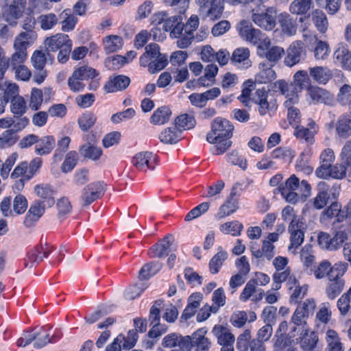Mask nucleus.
Instances as JSON below:
<instances>
[{
    "label": "nucleus",
    "instance_id": "12",
    "mask_svg": "<svg viewBox=\"0 0 351 351\" xmlns=\"http://www.w3.org/2000/svg\"><path fill=\"white\" fill-rule=\"evenodd\" d=\"M132 165L139 171L154 170L156 167L153 154L150 152H141L136 154L132 159Z\"/></svg>",
    "mask_w": 351,
    "mask_h": 351
},
{
    "label": "nucleus",
    "instance_id": "56",
    "mask_svg": "<svg viewBox=\"0 0 351 351\" xmlns=\"http://www.w3.org/2000/svg\"><path fill=\"white\" fill-rule=\"evenodd\" d=\"M275 246L269 243V241H263L261 250L256 251V258H260L265 257L267 260L270 261L274 256Z\"/></svg>",
    "mask_w": 351,
    "mask_h": 351
},
{
    "label": "nucleus",
    "instance_id": "34",
    "mask_svg": "<svg viewBox=\"0 0 351 351\" xmlns=\"http://www.w3.org/2000/svg\"><path fill=\"white\" fill-rule=\"evenodd\" d=\"M313 5V0H293L289 5L291 13L297 15H306Z\"/></svg>",
    "mask_w": 351,
    "mask_h": 351
},
{
    "label": "nucleus",
    "instance_id": "50",
    "mask_svg": "<svg viewBox=\"0 0 351 351\" xmlns=\"http://www.w3.org/2000/svg\"><path fill=\"white\" fill-rule=\"evenodd\" d=\"M73 73L75 77H80V79L83 80L93 79L99 74L95 69L87 65H83L76 68Z\"/></svg>",
    "mask_w": 351,
    "mask_h": 351
},
{
    "label": "nucleus",
    "instance_id": "39",
    "mask_svg": "<svg viewBox=\"0 0 351 351\" xmlns=\"http://www.w3.org/2000/svg\"><path fill=\"white\" fill-rule=\"evenodd\" d=\"M337 269L335 267H331V264L328 261H322L317 268L313 269V271L316 278L320 279L328 275L329 278H333V273Z\"/></svg>",
    "mask_w": 351,
    "mask_h": 351
},
{
    "label": "nucleus",
    "instance_id": "24",
    "mask_svg": "<svg viewBox=\"0 0 351 351\" xmlns=\"http://www.w3.org/2000/svg\"><path fill=\"white\" fill-rule=\"evenodd\" d=\"M13 47L14 53L12 55L10 61L11 66L16 67L19 64H22L27 59V47L19 40H14Z\"/></svg>",
    "mask_w": 351,
    "mask_h": 351
},
{
    "label": "nucleus",
    "instance_id": "19",
    "mask_svg": "<svg viewBox=\"0 0 351 351\" xmlns=\"http://www.w3.org/2000/svg\"><path fill=\"white\" fill-rule=\"evenodd\" d=\"M308 94L315 104L331 105L333 102L332 95L326 90L318 86L308 87Z\"/></svg>",
    "mask_w": 351,
    "mask_h": 351
},
{
    "label": "nucleus",
    "instance_id": "38",
    "mask_svg": "<svg viewBox=\"0 0 351 351\" xmlns=\"http://www.w3.org/2000/svg\"><path fill=\"white\" fill-rule=\"evenodd\" d=\"M270 66L267 67L265 64H260L261 70L255 76V82L258 84H266L276 77V72Z\"/></svg>",
    "mask_w": 351,
    "mask_h": 351
},
{
    "label": "nucleus",
    "instance_id": "1",
    "mask_svg": "<svg viewBox=\"0 0 351 351\" xmlns=\"http://www.w3.org/2000/svg\"><path fill=\"white\" fill-rule=\"evenodd\" d=\"M234 125L230 121L221 118H215L211 123V130L207 134L206 140L208 143L215 144L211 148L213 154L221 155L225 153L232 145Z\"/></svg>",
    "mask_w": 351,
    "mask_h": 351
},
{
    "label": "nucleus",
    "instance_id": "15",
    "mask_svg": "<svg viewBox=\"0 0 351 351\" xmlns=\"http://www.w3.org/2000/svg\"><path fill=\"white\" fill-rule=\"evenodd\" d=\"M207 330L204 328H201L190 335L192 348H195V351H209L211 347V341L206 337Z\"/></svg>",
    "mask_w": 351,
    "mask_h": 351
},
{
    "label": "nucleus",
    "instance_id": "20",
    "mask_svg": "<svg viewBox=\"0 0 351 351\" xmlns=\"http://www.w3.org/2000/svg\"><path fill=\"white\" fill-rule=\"evenodd\" d=\"M318 193L313 199V206L317 210L324 208L330 199L328 194L329 185L324 181H321L317 184Z\"/></svg>",
    "mask_w": 351,
    "mask_h": 351
},
{
    "label": "nucleus",
    "instance_id": "5",
    "mask_svg": "<svg viewBox=\"0 0 351 351\" xmlns=\"http://www.w3.org/2000/svg\"><path fill=\"white\" fill-rule=\"evenodd\" d=\"M161 345L164 348H173L171 351H191L192 349L190 335L183 336L178 332L165 335Z\"/></svg>",
    "mask_w": 351,
    "mask_h": 351
},
{
    "label": "nucleus",
    "instance_id": "2",
    "mask_svg": "<svg viewBox=\"0 0 351 351\" xmlns=\"http://www.w3.org/2000/svg\"><path fill=\"white\" fill-rule=\"evenodd\" d=\"M240 36L247 41L257 46L258 49H267L271 45L270 39L260 29L253 27L247 21H242L238 27Z\"/></svg>",
    "mask_w": 351,
    "mask_h": 351
},
{
    "label": "nucleus",
    "instance_id": "58",
    "mask_svg": "<svg viewBox=\"0 0 351 351\" xmlns=\"http://www.w3.org/2000/svg\"><path fill=\"white\" fill-rule=\"evenodd\" d=\"M227 161L232 165L239 166L243 170L247 167V161L245 158L239 155V152L234 150L226 155Z\"/></svg>",
    "mask_w": 351,
    "mask_h": 351
},
{
    "label": "nucleus",
    "instance_id": "64",
    "mask_svg": "<svg viewBox=\"0 0 351 351\" xmlns=\"http://www.w3.org/2000/svg\"><path fill=\"white\" fill-rule=\"evenodd\" d=\"M273 88L275 91H279L282 95L289 97L291 93L295 92V87L293 84H289L283 80H280L274 83Z\"/></svg>",
    "mask_w": 351,
    "mask_h": 351
},
{
    "label": "nucleus",
    "instance_id": "57",
    "mask_svg": "<svg viewBox=\"0 0 351 351\" xmlns=\"http://www.w3.org/2000/svg\"><path fill=\"white\" fill-rule=\"evenodd\" d=\"M341 205L337 202H332L328 207L324 210L322 213V217H326V218L331 219L334 217H338V221H341V217H343V215H341Z\"/></svg>",
    "mask_w": 351,
    "mask_h": 351
},
{
    "label": "nucleus",
    "instance_id": "30",
    "mask_svg": "<svg viewBox=\"0 0 351 351\" xmlns=\"http://www.w3.org/2000/svg\"><path fill=\"white\" fill-rule=\"evenodd\" d=\"M47 60L50 61L51 64L53 61V58L51 56L47 51L45 52L42 50H36L31 58L33 66L38 71L44 70Z\"/></svg>",
    "mask_w": 351,
    "mask_h": 351
},
{
    "label": "nucleus",
    "instance_id": "22",
    "mask_svg": "<svg viewBox=\"0 0 351 351\" xmlns=\"http://www.w3.org/2000/svg\"><path fill=\"white\" fill-rule=\"evenodd\" d=\"M173 236L169 234L165 237L159 243L154 245L152 250L155 256L158 258H162L167 256L170 252L176 251V246L173 245Z\"/></svg>",
    "mask_w": 351,
    "mask_h": 351
},
{
    "label": "nucleus",
    "instance_id": "13",
    "mask_svg": "<svg viewBox=\"0 0 351 351\" xmlns=\"http://www.w3.org/2000/svg\"><path fill=\"white\" fill-rule=\"evenodd\" d=\"M44 43L47 51L49 53L61 50L64 47L72 45V41L67 34L59 33L47 38Z\"/></svg>",
    "mask_w": 351,
    "mask_h": 351
},
{
    "label": "nucleus",
    "instance_id": "63",
    "mask_svg": "<svg viewBox=\"0 0 351 351\" xmlns=\"http://www.w3.org/2000/svg\"><path fill=\"white\" fill-rule=\"evenodd\" d=\"M330 305L328 302L322 303L319 311L316 313V319L322 324H326L330 319L331 311L330 310Z\"/></svg>",
    "mask_w": 351,
    "mask_h": 351
},
{
    "label": "nucleus",
    "instance_id": "27",
    "mask_svg": "<svg viewBox=\"0 0 351 351\" xmlns=\"http://www.w3.org/2000/svg\"><path fill=\"white\" fill-rule=\"evenodd\" d=\"M79 153L85 158L97 160L102 154V149L90 141L80 146Z\"/></svg>",
    "mask_w": 351,
    "mask_h": 351
},
{
    "label": "nucleus",
    "instance_id": "62",
    "mask_svg": "<svg viewBox=\"0 0 351 351\" xmlns=\"http://www.w3.org/2000/svg\"><path fill=\"white\" fill-rule=\"evenodd\" d=\"M314 56L316 60L326 59L330 52L329 45L324 41H317L314 48Z\"/></svg>",
    "mask_w": 351,
    "mask_h": 351
},
{
    "label": "nucleus",
    "instance_id": "44",
    "mask_svg": "<svg viewBox=\"0 0 351 351\" xmlns=\"http://www.w3.org/2000/svg\"><path fill=\"white\" fill-rule=\"evenodd\" d=\"M60 18L62 19V30L63 32H69L73 30L77 22V18L71 14L70 10H64L60 15Z\"/></svg>",
    "mask_w": 351,
    "mask_h": 351
},
{
    "label": "nucleus",
    "instance_id": "54",
    "mask_svg": "<svg viewBox=\"0 0 351 351\" xmlns=\"http://www.w3.org/2000/svg\"><path fill=\"white\" fill-rule=\"evenodd\" d=\"M58 19L53 13L42 14L38 17V22L44 30L52 29L58 23Z\"/></svg>",
    "mask_w": 351,
    "mask_h": 351
},
{
    "label": "nucleus",
    "instance_id": "52",
    "mask_svg": "<svg viewBox=\"0 0 351 351\" xmlns=\"http://www.w3.org/2000/svg\"><path fill=\"white\" fill-rule=\"evenodd\" d=\"M311 245H305L304 247H302L300 252V258L306 269H309L310 272H312L313 269V264L315 261V256L311 254Z\"/></svg>",
    "mask_w": 351,
    "mask_h": 351
},
{
    "label": "nucleus",
    "instance_id": "26",
    "mask_svg": "<svg viewBox=\"0 0 351 351\" xmlns=\"http://www.w3.org/2000/svg\"><path fill=\"white\" fill-rule=\"evenodd\" d=\"M202 299V296L199 293H193L190 295L188 299V304L181 315V319L186 321L191 318L199 306Z\"/></svg>",
    "mask_w": 351,
    "mask_h": 351
},
{
    "label": "nucleus",
    "instance_id": "32",
    "mask_svg": "<svg viewBox=\"0 0 351 351\" xmlns=\"http://www.w3.org/2000/svg\"><path fill=\"white\" fill-rule=\"evenodd\" d=\"M303 310L300 308H297L292 315L290 324L292 325L290 332L292 336H295V332H297L298 327L299 330L300 328L306 330L305 325L306 324V319L308 317L304 314Z\"/></svg>",
    "mask_w": 351,
    "mask_h": 351
},
{
    "label": "nucleus",
    "instance_id": "8",
    "mask_svg": "<svg viewBox=\"0 0 351 351\" xmlns=\"http://www.w3.org/2000/svg\"><path fill=\"white\" fill-rule=\"evenodd\" d=\"M269 98H272L269 94V90L265 88H258L256 90L253 100L258 106V112L261 116L266 114L269 110L277 108L276 101Z\"/></svg>",
    "mask_w": 351,
    "mask_h": 351
},
{
    "label": "nucleus",
    "instance_id": "6",
    "mask_svg": "<svg viewBox=\"0 0 351 351\" xmlns=\"http://www.w3.org/2000/svg\"><path fill=\"white\" fill-rule=\"evenodd\" d=\"M306 230L305 223L301 219H293L288 227L290 234V245L289 250L297 249L304 242V232Z\"/></svg>",
    "mask_w": 351,
    "mask_h": 351
},
{
    "label": "nucleus",
    "instance_id": "49",
    "mask_svg": "<svg viewBox=\"0 0 351 351\" xmlns=\"http://www.w3.org/2000/svg\"><path fill=\"white\" fill-rule=\"evenodd\" d=\"M97 117L93 113L86 112L79 117L77 123L80 128L86 132L95 125Z\"/></svg>",
    "mask_w": 351,
    "mask_h": 351
},
{
    "label": "nucleus",
    "instance_id": "31",
    "mask_svg": "<svg viewBox=\"0 0 351 351\" xmlns=\"http://www.w3.org/2000/svg\"><path fill=\"white\" fill-rule=\"evenodd\" d=\"M56 141L52 136H43L41 138L38 137L35 152L38 155H45L49 154L54 148Z\"/></svg>",
    "mask_w": 351,
    "mask_h": 351
},
{
    "label": "nucleus",
    "instance_id": "33",
    "mask_svg": "<svg viewBox=\"0 0 351 351\" xmlns=\"http://www.w3.org/2000/svg\"><path fill=\"white\" fill-rule=\"evenodd\" d=\"M18 97H19L18 86L12 83H9L8 84H6V83L3 84L1 92L0 93V99L4 106L10 100L12 101Z\"/></svg>",
    "mask_w": 351,
    "mask_h": 351
},
{
    "label": "nucleus",
    "instance_id": "16",
    "mask_svg": "<svg viewBox=\"0 0 351 351\" xmlns=\"http://www.w3.org/2000/svg\"><path fill=\"white\" fill-rule=\"evenodd\" d=\"M340 266L341 267V271L342 272L341 273L340 271H338L335 276H333V278H329L330 283L326 287L327 296L331 300L335 299L337 295H339L343 289L344 281L341 278V277H339V276L343 275L346 267L345 264L341 265Z\"/></svg>",
    "mask_w": 351,
    "mask_h": 351
},
{
    "label": "nucleus",
    "instance_id": "41",
    "mask_svg": "<svg viewBox=\"0 0 351 351\" xmlns=\"http://www.w3.org/2000/svg\"><path fill=\"white\" fill-rule=\"evenodd\" d=\"M228 258V253L220 247L219 252L210 259L209 262V269L212 274H217L219 272V269L221 267L223 262Z\"/></svg>",
    "mask_w": 351,
    "mask_h": 351
},
{
    "label": "nucleus",
    "instance_id": "28",
    "mask_svg": "<svg viewBox=\"0 0 351 351\" xmlns=\"http://www.w3.org/2000/svg\"><path fill=\"white\" fill-rule=\"evenodd\" d=\"M309 74L315 82L324 84L332 77V71L326 66L310 67Z\"/></svg>",
    "mask_w": 351,
    "mask_h": 351
},
{
    "label": "nucleus",
    "instance_id": "14",
    "mask_svg": "<svg viewBox=\"0 0 351 351\" xmlns=\"http://www.w3.org/2000/svg\"><path fill=\"white\" fill-rule=\"evenodd\" d=\"M34 192L38 197V199H35V201L41 202L49 207H52L54 205V191L49 184H37L34 188Z\"/></svg>",
    "mask_w": 351,
    "mask_h": 351
},
{
    "label": "nucleus",
    "instance_id": "25",
    "mask_svg": "<svg viewBox=\"0 0 351 351\" xmlns=\"http://www.w3.org/2000/svg\"><path fill=\"white\" fill-rule=\"evenodd\" d=\"M338 137L347 138L351 136V115L345 114L341 115L335 124Z\"/></svg>",
    "mask_w": 351,
    "mask_h": 351
},
{
    "label": "nucleus",
    "instance_id": "18",
    "mask_svg": "<svg viewBox=\"0 0 351 351\" xmlns=\"http://www.w3.org/2000/svg\"><path fill=\"white\" fill-rule=\"evenodd\" d=\"M231 62L239 69H244L251 66L250 50L247 47L236 49L230 58Z\"/></svg>",
    "mask_w": 351,
    "mask_h": 351
},
{
    "label": "nucleus",
    "instance_id": "35",
    "mask_svg": "<svg viewBox=\"0 0 351 351\" xmlns=\"http://www.w3.org/2000/svg\"><path fill=\"white\" fill-rule=\"evenodd\" d=\"M279 23L282 32L289 35L295 34L296 32V25L295 20L287 12L281 13L278 17Z\"/></svg>",
    "mask_w": 351,
    "mask_h": 351
},
{
    "label": "nucleus",
    "instance_id": "55",
    "mask_svg": "<svg viewBox=\"0 0 351 351\" xmlns=\"http://www.w3.org/2000/svg\"><path fill=\"white\" fill-rule=\"evenodd\" d=\"M26 0H14L9 7L8 15L14 19L20 18L24 11Z\"/></svg>",
    "mask_w": 351,
    "mask_h": 351
},
{
    "label": "nucleus",
    "instance_id": "59",
    "mask_svg": "<svg viewBox=\"0 0 351 351\" xmlns=\"http://www.w3.org/2000/svg\"><path fill=\"white\" fill-rule=\"evenodd\" d=\"M11 111L16 117H21L26 112V102L19 96L11 101Z\"/></svg>",
    "mask_w": 351,
    "mask_h": 351
},
{
    "label": "nucleus",
    "instance_id": "21",
    "mask_svg": "<svg viewBox=\"0 0 351 351\" xmlns=\"http://www.w3.org/2000/svg\"><path fill=\"white\" fill-rule=\"evenodd\" d=\"M212 333L217 337L218 343L222 346L233 344L235 341L234 335L223 325H215Z\"/></svg>",
    "mask_w": 351,
    "mask_h": 351
},
{
    "label": "nucleus",
    "instance_id": "11",
    "mask_svg": "<svg viewBox=\"0 0 351 351\" xmlns=\"http://www.w3.org/2000/svg\"><path fill=\"white\" fill-rule=\"evenodd\" d=\"M49 208L46 206L41 202L34 201L25 215L23 223L27 228L32 227L38 221V219L43 215L47 208Z\"/></svg>",
    "mask_w": 351,
    "mask_h": 351
},
{
    "label": "nucleus",
    "instance_id": "3",
    "mask_svg": "<svg viewBox=\"0 0 351 351\" xmlns=\"http://www.w3.org/2000/svg\"><path fill=\"white\" fill-rule=\"evenodd\" d=\"M341 158V164L331 165L330 177L335 179H343L348 173L349 181H351V139L348 141L343 146Z\"/></svg>",
    "mask_w": 351,
    "mask_h": 351
},
{
    "label": "nucleus",
    "instance_id": "40",
    "mask_svg": "<svg viewBox=\"0 0 351 351\" xmlns=\"http://www.w3.org/2000/svg\"><path fill=\"white\" fill-rule=\"evenodd\" d=\"M317 341L318 337L314 332L309 333L306 332L304 335L300 338L299 344L303 351H313Z\"/></svg>",
    "mask_w": 351,
    "mask_h": 351
},
{
    "label": "nucleus",
    "instance_id": "17",
    "mask_svg": "<svg viewBox=\"0 0 351 351\" xmlns=\"http://www.w3.org/2000/svg\"><path fill=\"white\" fill-rule=\"evenodd\" d=\"M334 62L345 70L351 71V51L343 45L338 46L333 54Z\"/></svg>",
    "mask_w": 351,
    "mask_h": 351
},
{
    "label": "nucleus",
    "instance_id": "61",
    "mask_svg": "<svg viewBox=\"0 0 351 351\" xmlns=\"http://www.w3.org/2000/svg\"><path fill=\"white\" fill-rule=\"evenodd\" d=\"M209 206L210 204L208 202H203L199 204L186 214L184 218L185 221H191L193 219L200 217L202 215L207 212Z\"/></svg>",
    "mask_w": 351,
    "mask_h": 351
},
{
    "label": "nucleus",
    "instance_id": "51",
    "mask_svg": "<svg viewBox=\"0 0 351 351\" xmlns=\"http://www.w3.org/2000/svg\"><path fill=\"white\" fill-rule=\"evenodd\" d=\"M18 136L14 130H8L0 135V148H5L15 144Z\"/></svg>",
    "mask_w": 351,
    "mask_h": 351
},
{
    "label": "nucleus",
    "instance_id": "46",
    "mask_svg": "<svg viewBox=\"0 0 351 351\" xmlns=\"http://www.w3.org/2000/svg\"><path fill=\"white\" fill-rule=\"evenodd\" d=\"M176 128L181 132L182 130H189L195 125V120L193 117L184 114L178 116L175 120Z\"/></svg>",
    "mask_w": 351,
    "mask_h": 351
},
{
    "label": "nucleus",
    "instance_id": "29",
    "mask_svg": "<svg viewBox=\"0 0 351 351\" xmlns=\"http://www.w3.org/2000/svg\"><path fill=\"white\" fill-rule=\"evenodd\" d=\"M315 123H311L310 128L296 125L293 132L294 136L300 141L312 145L314 143L315 130H313Z\"/></svg>",
    "mask_w": 351,
    "mask_h": 351
},
{
    "label": "nucleus",
    "instance_id": "45",
    "mask_svg": "<svg viewBox=\"0 0 351 351\" xmlns=\"http://www.w3.org/2000/svg\"><path fill=\"white\" fill-rule=\"evenodd\" d=\"M180 133L176 127L167 128L160 133L159 138L163 143L175 144L180 139Z\"/></svg>",
    "mask_w": 351,
    "mask_h": 351
},
{
    "label": "nucleus",
    "instance_id": "48",
    "mask_svg": "<svg viewBox=\"0 0 351 351\" xmlns=\"http://www.w3.org/2000/svg\"><path fill=\"white\" fill-rule=\"evenodd\" d=\"M243 226L238 221H232L224 223L219 227V230L224 234H231L232 236H239Z\"/></svg>",
    "mask_w": 351,
    "mask_h": 351
},
{
    "label": "nucleus",
    "instance_id": "9",
    "mask_svg": "<svg viewBox=\"0 0 351 351\" xmlns=\"http://www.w3.org/2000/svg\"><path fill=\"white\" fill-rule=\"evenodd\" d=\"M287 53L284 60L285 64L288 66H293L300 62L306 56L304 43L300 40L293 42L287 49Z\"/></svg>",
    "mask_w": 351,
    "mask_h": 351
},
{
    "label": "nucleus",
    "instance_id": "37",
    "mask_svg": "<svg viewBox=\"0 0 351 351\" xmlns=\"http://www.w3.org/2000/svg\"><path fill=\"white\" fill-rule=\"evenodd\" d=\"M261 56H265L269 62H277L285 54V50L279 46L268 47L267 49H260Z\"/></svg>",
    "mask_w": 351,
    "mask_h": 351
},
{
    "label": "nucleus",
    "instance_id": "53",
    "mask_svg": "<svg viewBox=\"0 0 351 351\" xmlns=\"http://www.w3.org/2000/svg\"><path fill=\"white\" fill-rule=\"evenodd\" d=\"M251 330L246 329L239 335L237 339L236 347L239 351H247L250 348L251 340Z\"/></svg>",
    "mask_w": 351,
    "mask_h": 351
},
{
    "label": "nucleus",
    "instance_id": "43",
    "mask_svg": "<svg viewBox=\"0 0 351 351\" xmlns=\"http://www.w3.org/2000/svg\"><path fill=\"white\" fill-rule=\"evenodd\" d=\"M162 268V264L159 262H151L145 264L139 271L141 280L148 279L156 274Z\"/></svg>",
    "mask_w": 351,
    "mask_h": 351
},
{
    "label": "nucleus",
    "instance_id": "47",
    "mask_svg": "<svg viewBox=\"0 0 351 351\" xmlns=\"http://www.w3.org/2000/svg\"><path fill=\"white\" fill-rule=\"evenodd\" d=\"M313 21L317 30L324 33L327 29L328 21L324 12L320 10H315L312 13Z\"/></svg>",
    "mask_w": 351,
    "mask_h": 351
},
{
    "label": "nucleus",
    "instance_id": "4",
    "mask_svg": "<svg viewBox=\"0 0 351 351\" xmlns=\"http://www.w3.org/2000/svg\"><path fill=\"white\" fill-rule=\"evenodd\" d=\"M277 10L271 6L264 10H253L252 21L256 25L265 31H271L276 25Z\"/></svg>",
    "mask_w": 351,
    "mask_h": 351
},
{
    "label": "nucleus",
    "instance_id": "23",
    "mask_svg": "<svg viewBox=\"0 0 351 351\" xmlns=\"http://www.w3.org/2000/svg\"><path fill=\"white\" fill-rule=\"evenodd\" d=\"M130 83L128 76L119 75L110 78L105 84L104 89L107 93H114L125 89Z\"/></svg>",
    "mask_w": 351,
    "mask_h": 351
},
{
    "label": "nucleus",
    "instance_id": "7",
    "mask_svg": "<svg viewBox=\"0 0 351 351\" xmlns=\"http://www.w3.org/2000/svg\"><path fill=\"white\" fill-rule=\"evenodd\" d=\"M105 191V184L102 182L96 181L88 184L82 190L81 196L82 206H88L100 198L104 194Z\"/></svg>",
    "mask_w": 351,
    "mask_h": 351
},
{
    "label": "nucleus",
    "instance_id": "10",
    "mask_svg": "<svg viewBox=\"0 0 351 351\" xmlns=\"http://www.w3.org/2000/svg\"><path fill=\"white\" fill-rule=\"evenodd\" d=\"M240 186V184H235L230 192V194L226 202L221 206L219 212L216 217L218 219H222L226 216H228L234 213L238 208V202L236 196L239 195L237 191V187Z\"/></svg>",
    "mask_w": 351,
    "mask_h": 351
},
{
    "label": "nucleus",
    "instance_id": "36",
    "mask_svg": "<svg viewBox=\"0 0 351 351\" xmlns=\"http://www.w3.org/2000/svg\"><path fill=\"white\" fill-rule=\"evenodd\" d=\"M171 115V111L167 106L157 108L150 117V121L154 125H163L167 123Z\"/></svg>",
    "mask_w": 351,
    "mask_h": 351
},
{
    "label": "nucleus",
    "instance_id": "42",
    "mask_svg": "<svg viewBox=\"0 0 351 351\" xmlns=\"http://www.w3.org/2000/svg\"><path fill=\"white\" fill-rule=\"evenodd\" d=\"M123 45L121 37L115 35H110L104 40V49L107 53L115 52L120 49Z\"/></svg>",
    "mask_w": 351,
    "mask_h": 351
},
{
    "label": "nucleus",
    "instance_id": "60",
    "mask_svg": "<svg viewBox=\"0 0 351 351\" xmlns=\"http://www.w3.org/2000/svg\"><path fill=\"white\" fill-rule=\"evenodd\" d=\"M43 101V91L36 88H32L29 104V108L33 110H38L40 108Z\"/></svg>",
    "mask_w": 351,
    "mask_h": 351
}]
</instances>
